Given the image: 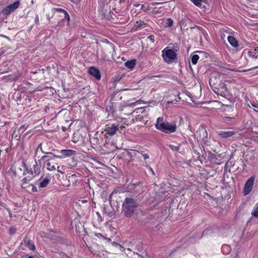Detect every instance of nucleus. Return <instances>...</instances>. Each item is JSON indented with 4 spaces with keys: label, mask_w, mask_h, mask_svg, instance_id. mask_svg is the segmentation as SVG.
<instances>
[{
    "label": "nucleus",
    "mask_w": 258,
    "mask_h": 258,
    "mask_svg": "<svg viewBox=\"0 0 258 258\" xmlns=\"http://www.w3.org/2000/svg\"><path fill=\"white\" fill-rule=\"evenodd\" d=\"M209 84L212 90L217 94L225 95L227 91L226 85L222 82L220 76L217 74L211 75L209 79Z\"/></svg>",
    "instance_id": "f257e3e1"
},
{
    "label": "nucleus",
    "mask_w": 258,
    "mask_h": 258,
    "mask_svg": "<svg viewBox=\"0 0 258 258\" xmlns=\"http://www.w3.org/2000/svg\"><path fill=\"white\" fill-rule=\"evenodd\" d=\"M139 204L137 200L132 197H126L122 205L123 215L126 218H131L134 215V212L138 207Z\"/></svg>",
    "instance_id": "f03ea898"
},
{
    "label": "nucleus",
    "mask_w": 258,
    "mask_h": 258,
    "mask_svg": "<svg viewBox=\"0 0 258 258\" xmlns=\"http://www.w3.org/2000/svg\"><path fill=\"white\" fill-rule=\"evenodd\" d=\"M155 127L157 130L167 134L175 133L177 128L175 122H169L164 121L163 117L157 118L155 124Z\"/></svg>",
    "instance_id": "7ed1b4c3"
},
{
    "label": "nucleus",
    "mask_w": 258,
    "mask_h": 258,
    "mask_svg": "<svg viewBox=\"0 0 258 258\" xmlns=\"http://www.w3.org/2000/svg\"><path fill=\"white\" fill-rule=\"evenodd\" d=\"M109 138L108 136H106V134H104V132L99 133L97 132L94 136L90 140L91 146L93 148H95L99 146L102 148H108L109 145L112 146L111 144H109Z\"/></svg>",
    "instance_id": "20e7f679"
},
{
    "label": "nucleus",
    "mask_w": 258,
    "mask_h": 258,
    "mask_svg": "<svg viewBox=\"0 0 258 258\" xmlns=\"http://www.w3.org/2000/svg\"><path fill=\"white\" fill-rule=\"evenodd\" d=\"M178 49L174 47L173 49H168V47L164 49L162 51V56L164 60L168 64L172 62H176L177 61Z\"/></svg>",
    "instance_id": "39448f33"
},
{
    "label": "nucleus",
    "mask_w": 258,
    "mask_h": 258,
    "mask_svg": "<svg viewBox=\"0 0 258 258\" xmlns=\"http://www.w3.org/2000/svg\"><path fill=\"white\" fill-rule=\"evenodd\" d=\"M255 178V176L253 175L249 177L246 181L244 185L243 190V194L244 196H247L251 192L254 185Z\"/></svg>",
    "instance_id": "423d86ee"
},
{
    "label": "nucleus",
    "mask_w": 258,
    "mask_h": 258,
    "mask_svg": "<svg viewBox=\"0 0 258 258\" xmlns=\"http://www.w3.org/2000/svg\"><path fill=\"white\" fill-rule=\"evenodd\" d=\"M118 130V125L112 124L111 125L108 124L106 125V127L103 132L104 134H106V136H108V137L109 136L114 135Z\"/></svg>",
    "instance_id": "0eeeda50"
},
{
    "label": "nucleus",
    "mask_w": 258,
    "mask_h": 258,
    "mask_svg": "<svg viewBox=\"0 0 258 258\" xmlns=\"http://www.w3.org/2000/svg\"><path fill=\"white\" fill-rule=\"evenodd\" d=\"M199 133V139L202 140L204 144L206 145H210L209 143V138L208 136V133L207 130L203 126L201 127L199 129L197 132Z\"/></svg>",
    "instance_id": "6e6552de"
},
{
    "label": "nucleus",
    "mask_w": 258,
    "mask_h": 258,
    "mask_svg": "<svg viewBox=\"0 0 258 258\" xmlns=\"http://www.w3.org/2000/svg\"><path fill=\"white\" fill-rule=\"evenodd\" d=\"M61 155H58L53 153V157L57 158H62L64 157H70L76 154V151L71 149H63L59 152Z\"/></svg>",
    "instance_id": "1a4fd4ad"
},
{
    "label": "nucleus",
    "mask_w": 258,
    "mask_h": 258,
    "mask_svg": "<svg viewBox=\"0 0 258 258\" xmlns=\"http://www.w3.org/2000/svg\"><path fill=\"white\" fill-rule=\"evenodd\" d=\"M20 3L19 1L14 2L13 4L10 5L3 10V13L5 15H9L11 12L17 9L20 6Z\"/></svg>",
    "instance_id": "9d476101"
},
{
    "label": "nucleus",
    "mask_w": 258,
    "mask_h": 258,
    "mask_svg": "<svg viewBox=\"0 0 258 258\" xmlns=\"http://www.w3.org/2000/svg\"><path fill=\"white\" fill-rule=\"evenodd\" d=\"M108 5L107 4L100 3L98 7V11L102 13V16L104 18L107 19L108 15L110 13V10L108 11Z\"/></svg>",
    "instance_id": "9b49d317"
},
{
    "label": "nucleus",
    "mask_w": 258,
    "mask_h": 258,
    "mask_svg": "<svg viewBox=\"0 0 258 258\" xmlns=\"http://www.w3.org/2000/svg\"><path fill=\"white\" fill-rule=\"evenodd\" d=\"M53 10L59 14V16L61 17V21H64L65 20H67L68 21H70V16L67 12L64 9L58 8H54Z\"/></svg>",
    "instance_id": "f8f14e48"
},
{
    "label": "nucleus",
    "mask_w": 258,
    "mask_h": 258,
    "mask_svg": "<svg viewBox=\"0 0 258 258\" xmlns=\"http://www.w3.org/2000/svg\"><path fill=\"white\" fill-rule=\"evenodd\" d=\"M88 73L94 77L97 80H100L101 78V75L100 71L97 68L91 67L89 68Z\"/></svg>",
    "instance_id": "ddd939ff"
},
{
    "label": "nucleus",
    "mask_w": 258,
    "mask_h": 258,
    "mask_svg": "<svg viewBox=\"0 0 258 258\" xmlns=\"http://www.w3.org/2000/svg\"><path fill=\"white\" fill-rule=\"evenodd\" d=\"M54 157H53V156H47V155H44L41 157V160H44L46 158H48L46 161V165H47V170L49 171H54L55 170V166L54 165H51V163H50V161L51 160L53 159Z\"/></svg>",
    "instance_id": "4468645a"
},
{
    "label": "nucleus",
    "mask_w": 258,
    "mask_h": 258,
    "mask_svg": "<svg viewBox=\"0 0 258 258\" xmlns=\"http://www.w3.org/2000/svg\"><path fill=\"white\" fill-rule=\"evenodd\" d=\"M218 136L222 139H227L230 138L236 134V132L233 131H220L217 132Z\"/></svg>",
    "instance_id": "2eb2a0df"
},
{
    "label": "nucleus",
    "mask_w": 258,
    "mask_h": 258,
    "mask_svg": "<svg viewBox=\"0 0 258 258\" xmlns=\"http://www.w3.org/2000/svg\"><path fill=\"white\" fill-rule=\"evenodd\" d=\"M22 74L20 72H17L13 75H10L7 76H4L3 79L6 80L7 81H15L18 80L21 76Z\"/></svg>",
    "instance_id": "dca6fc26"
},
{
    "label": "nucleus",
    "mask_w": 258,
    "mask_h": 258,
    "mask_svg": "<svg viewBox=\"0 0 258 258\" xmlns=\"http://www.w3.org/2000/svg\"><path fill=\"white\" fill-rule=\"evenodd\" d=\"M128 188L130 189L134 190L133 192L134 195L136 194L137 191L139 192L142 190V187L140 182H138L137 183H130L128 184Z\"/></svg>",
    "instance_id": "f3484780"
},
{
    "label": "nucleus",
    "mask_w": 258,
    "mask_h": 258,
    "mask_svg": "<svg viewBox=\"0 0 258 258\" xmlns=\"http://www.w3.org/2000/svg\"><path fill=\"white\" fill-rule=\"evenodd\" d=\"M122 98V96L120 93L114 92L112 93L110 97V102L112 104L115 105L117 101H119Z\"/></svg>",
    "instance_id": "a211bd4d"
},
{
    "label": "nucleus",
    "mask_w": 258,
    "mask_h": 258,
    "mask_svg": "<svg viewBox=\"0 0 258 258\" xmlns=\"http://www.w3.org/2000/svg\"><path fill=\"white\" fill-rule=\"evenodd\" d=\"M142 217H140L139 216H137L136 217V219L138 220V221L140 223L142 224H145L146 223H147L149 221V218L147 216H146L144 212L143 211H141V212Z\"/></svg>",
    "instance_id": "6ab92c4d"
},
{
    "label": "nucleus",
    "mask_w": 258,
    "mask_h": 258,
    "mask_svg": "<svg viewBox=\"0 0 258 258\" xmlns=\"http://www.w3.org/2000/svg\"><path fill=\"white\" fill-rule=\"evenodd\" d=\"M38 181H40L39 184V187L40 188H43L47 186L50 182V179L48 177L43 178V177L41 176L39 179Z\"/></svg>",
    "instance_id": "aec40b11"
},
{
    "label": "nucleus",
    "mask_w": 258,
    "mask_h": 258,
    "mask_svg": "<svg viewBox=\"0 0 258 258\" xmlns=\"http://www.w3.org/2000/svg\"><path fill=\"white\" fill-rule=\"evenodd\" d=\"M195 5L199 7L203 8L205 9L206 8V5H203V4H207L208 0H190Z\"/></svg>",
    "instance_id": "412c9836"
},
{
    "label": "nucleus",
    "mask_w": 258,
    "mask_h": 258,
    "mask_svg": "<svg viewBox=\"0 0 258 258\" xmlns=\"http://www.w3.org/2000/svg\"><path fill=\"white\" fill-rule=\"evenodd\" d=\"M24 244L30 250H34L35 249V246L32 241L25 237L23 240Z\"/></svg>",
    "instance_id": "4be33fe9"
},
{
    "label": "nucleus",
    "mask_w": 258,
    "mask_h": 258,
    "mask_svg": "<svg viewBox=\"0 0 258 258\" xmlns=\"http://www.w3.org/2000/svg\"><path fill=\"white\" fill-rule=\"evenodd\" d=\"M40 165H38V162L35 160V164L33 166V174H34V175L33 176L38 175L40 174L41 170H40Z\"/></svg>",
    "instance_id": "5701e85b"
},
{
    "label": "nucleus",
    "mask_w": 258,
    "mask_h": 258,
    "mask_svg": "<svg viewBox=\"0 0 258 258\" xmlns=\"http://www.w3.org/2000/svg\"><path fill=\"white\" fill-rule=\"evenodd\" d=\"M83 137L80 134L75 133L72 138V141L75 143H79L81 142H84V141L83 140Z\"/></svg>",
    "instance_id": "b1692460"
},
{
    "label": "nucleus",
    "mask_w": 258,
    "mask_h": 258,
    "mask_svg": "<svg viewBox=\"0 0 258 258\" xmlns=\"http://www.w3.org/2000/svg\"><path fill=\"white\" fill-rule=\"evenodd\" d=\"M228 41L232 46L237 47L238 46V42L236 39L232 36H229L228 37Z\"/></svg>",
    "instance_id": "393cba45"
},
{
    "label": "nucleus",
    "mask_w": 258,
    "mask_h": 258,
    "mask_svg": "<svg viewBox=\"0 0 258 258\" xmlns=\"http://www.w3.org/2000/svg\"><path fill=\"white\" fill-rule=\"evenodd\" d=\"M136 63V59H132L125 62V66L130 69H133Z\"/></svg>",
    "instance_id": "a878e982"
},
{
    "label": "nucleus",
    "mask_w": 258,
    "mask_h": 258,
    "mask_svg": "<svg viewBox=\"0 0 258 258\" xmlns=\"http://www.w3.org/2000/svg\"><path fill=\"white\" fill-rule=\"evenodd\" d=\"M23 166L25 168V171H24L23 174L25 175L26 173H30L31 175H33V172L32 168L29 169L26 165V163L25 161H23L22 162Z\"/></svg>",
    "instance_id": "bb28decb"
},
{
    "label": "nucleus",
    "mask_w": 258,
    "mask_h": 258,
    "mask_svg": "<svg viewBox=\"0 0 258 258\" xmlns=\"http://www.w3.org/2000/svg\"><path fill=\"white\" fill-rule=\"evenodd\" d=\"M39 150H40V151H41L43 153H44V154H49V155H51L53 156V153L50 152H47V151H44V150L43 149L42 147V144H41V143H40V144L38 145V146H37V148H36V150H35V155L37 154V152H38V150H39Z\"/></svg>",
    "instance_id": "cd10ccee"
},
{
    "label": "nucleus",
    "mask_w": 258,
    "mask_h": 258,
    "mask_svg": "<svg viewBox=\"0 0 258 258\" xmlns=\"http://www.w3.org/2000/svg\"><path fill=\"white\" fill-rule=\"evenodd\" d=\"M195 28H197L199 31H200L202 35L205 38H207V37L208 36V35L207 32L206 31V30L204 29H203V28H202V27L199 26H195V27H190V29H194Z\"/></svg>",
    "instance_id": "c85d7f7f"
},
{
    "label": "nucleus",
    "mask_w": 258,
    "mask_h": 258,
    "mask_svg": "<svg viewBox=\"0 0 258 258\" xmlns=\"http://www.w3.org/2000/svg\"><path fill=\"white\" fill-rule=\"evenodd\" d=\"M34 101H35V99L33 97L30 96H27L25 99V104L26 105L31 106V103Z\"/></svg>",
    "instance_id": "c756f323"
},
{
    "label": "nucleus",
    "mask_w": 258,
    "mask_h": 258,
    "mask_svg": "<svg viewBox=\"0 0 258 258\" xmlns=\"http://www.w3.org/2000/svg\"><path fill=\"white\" fill-rule=\"evenodd\" d=\"M7 173L12 178L16 177L17 175L16 170L13 168V166L10 168Z\"/></svg>",
    "instance_id": "7c9ffc66"
},
{
    "label": "nucleus",
    "mask_w": 258,
    "mask_h": 258,
    "mask_svg": "<svg viewBox=\"0 0 258 258\" xmlns=\"http://www.w3.org/2000/svg\"><path fill=\"white\" fill-rule=\"evenodd\" d=\"M247 54L250 57L255 59L256 61L258 59V54L254 51L249 50L248 51Z\"/></svg>",
    "instance_id": "2f4dec72"
},
{
    "label": "nucleus",
    "mask_w": 258,
    "mask_h": 258,
    "mask_svg": "<svg viewBox=\"0 0 258 258\" xmlns=\"http://www.w3.org/2000/svg\"><path fill=\"white\" fill-rule=\"evenodd\" d=\"M251 215L255 218H258V202L255 204Z\"/></svg>",
    "instance_id": "473e14b6"
},
{
    "label": "nucleus",
    "mask_w": 258,
    "mask_h": 258,
    "mask_svg": "<svg viewBox=\"0 0 258 258\" xmlns=\"http://www.w3.org/2000/svg\"><path fill=\"white\" fill-rule=\"evenodd\" d=\"M133 154L131 152L127 151L126 152L125 155H124V157L126 158V159L128 160V162H130L133 161Z\"/></svg>",
    "instance_id": "72a5a7b5"
},
{
    "label": "nucleus",
    "mask_w": 258,
    "mask_h": 258,
    "mask_svg": "<svg viewBox=\"0 0 258 258\" xmlns=\"http://www.w3.org/2000/svg\"><path fill=\"white\" fill-rule=\"evenodd\" d=\"M32 178H29V177H26L22 179V184L21 185V187L22 188H26V186H25V184L28 183L31 180Z\"/></svg>",
    "instance_id": "f704fd0d"
},
{
    "label": "nucleus",
    "mask_w": 258,
    "mask_h": 258,
    "mask_svg": "<svg viewBox=\"0 0 258 258\" xmlns=\"http://www.w3.org/2000/svg\"><path fill=\"white\" fill-rule=\"evenodd\" d=\"M234 119L235 118L234 117L224 116L222 117L223 121L226 123L232 122Z\"/></svg>",
    "instance_id": "c9c22d12"
},
{
    "label": "nucleus",
    "mask_w": 258,
    "mask_h": 258,
    "mask_svg": "<svg viewBox=\"0 0 258 258\" xmlns=\"http://www.w3.org/2000/svg\"><path fill=\"white\" fill-rule=\"evenodd\" d=\"M199 59V56L198 54H194L191 56V62L193 64H196Z\"/></svg>",
    "instance_id": "e433bc0d"
},
{
    "label": "nucleus",
    "mask_w": 258,
    "mask_h": 258,
    "mask_svg": "<svg viewBox=\"0 0 258 258\" xmlns=\"http://www.w3.org/2000/svg\"><path fill=\"white\" fill-rule=\"evenodd\" d=\"M222 250L225 254H227L230 251V247L227 245H223L222 247Z\"/></svg>",
    "instance_id": "4c0bfd02"
},
{
    "label": "nucleus",
    "mask_w": 258,
    "mask_h": 258,
    "mask_svg": "<svg viewBox=\"0 0 258 258\" xmlns=\"http://www.w3.org/2000/svg\"><path fill=\"white\" fill-rule=\"evenodd\" d=\"M165 27H170L173 25V20L171 18H167L165 22Z\"/></svg>",
    "instance_id": "58836bf2"
},
{
    "label": "nucleus",
    "mask_w": 258,
    "mask_h": 258,
    "mask_svg": "<svg viewBox=\"0 0 258 258\" xmlns=\"http://www.w3.org/2000/svg\"><path fill=\"white\" fill-rule=\"evenodd\" d=\"M76 175L75 174H73L71 176H70V179H69V181L70 182L71 180L72 181L73 183L76 182L78 181V179H76Z\"/></svg>",
    "instance_id": "ea45409f"
},
{
    "label": "nucleus",
    "mask_w": 258,
    "mask_h": 258,
    "mask_svg": "<svg viewBox=\"0 0 258 258\" xmlns=\"http://www.w3.org/2000/svg\"><path fill=\"white\" fill-rule=\"evenodd\" d=\"M169 147L172 150V151H177L179 150L180 149V146H174V145H170L169 146Z\"/></svg>",
    "instance_id": "a19ab883"
},
{
    "label": "nucleus",
    "mask_w": 258,
    "mask_h": 258,
    "mask_svg": "<svg viewBox=\"0 0 258 258\" xmlns=\"http://www.w3.org/2000/svg\"><path fill=\"white\" fill-rule=\"evenodd\" d=\"M16 232V228L14 227H11L9 229V233L11 235H14Z\"/></svg>",
    "instance_id": "79ce46f5"
},
{
    "label": "nucleus",
    "mask_w": 258,
    "mask_h": 258,
    "mask_svg": "<svg viewBox=\"0 0 258 258\" xmlns=\"http://www.w3.org/2000/svg\"><path fill=\"white\" fill-rule=\"evenodd\" d=\"M60 243L63 244H66L69 245L71 244V242L67 239H61L60 242Z\"/></svg>",
    "instance_id": "37998d69"
},
{
    "label": "nucleus",
    "mask_w": 258,
    "mask_h": 258,
    "mask_svg": "<svg viewBox=\"0 0 258 258\" xmlns=\"http://www.w3.org/2000/svg\"><path fill=\"white\" fill-rule=\"evenodd\" d=\"M12 138H17L16 140H19V138H18V135L16 132V131L14 130L12 134Z\"/></svg>",
    "instance_id": "c03bdc74"
},
{
    "label": "nucleus",
    "mask_w": 258,
    "mask_h": 258,
    "mask_svg": "<svg viewBox=\"0 0 258 258\" xmlns=\"http://www.w3.org/2000/svg\"><path fill=\"white\" fill-rule=\"evenodd\" d=\"M95 235L97 236L98 237H102L104 239H106L108 241H110V239L109 238H105L103 235H102L101 233H96Z\"/></svg>",
    "instance_id": "a18cd8bd"
},
{
    "label": "nucleus",
    "mask_w": 258,
    "mask_h": 258,
    "mask_svg": "<svg viewBox=\"0 0 258 258\" xmlns=\"http://www.w3.org/2000/svg\"><path fill=\"white\" fill-rule=\"evenodd\" d=\"M102 209L104 214H108L109 212L107 211V207L105 205H103Z\"/></svg>",
    "instance_id": "49530a36"
},
{
    "label": "nucleus",
    "mask_w": 258,
    "mask_h": 258,
    "mask_svg": "<svg viewBox=\"0 0 258 258\" xmlns=\"http://www.w3.org/2000/svg\"><path fill=\"white\" fill-rule=\"evenodd\" d=\"M154 37H154V35H151L147 37V38H148V39H149V40H150L152 43H154V41H155Z\"/></svg>",
    "instance_id": "de8ad7c7"
},
{
    "label": "nucleus",
    "mask_w": 258,
    "mask_h": 258,
    "mask_svg": "<svg viewBox=\"0 0 258 258\" xmlns=\"http://www.w3.org/2000/svg\"><path fill=\"white\" fill-rule=\"evenodd\" d=\"M121 77H120L119 76H116L114 78V82L115 83H117V82H118L120 81V80H121Z\"/></svg>",
    "instance_id": "09e8293b"
},
{
    "label": "nucleus",
    "mask_w": 258,
    "mask_h": 258,
    "mask_svg": "<svg viewBox=\"0 0 258 258\" xmlns=\"http://www.w3.org/2000/svg\"><path fill=\"white\" fill-rule=\"evenodd\" d=\"M60 255H61L62 258H71L64 252H61Z\"/></svg>",
    "instance_id": "8fccbe9b"
},
{
    "label": "nucleus",
    "mask_w": 258,
    "mask_h": 258,
    "mask_svg": "<svg viewBox=\"0 0 258 258\" xmlns=\"http://www.w3.org/2000/svg\"><path fill=\"white\" fill-rule=\"evenodd\" d=\"M30 186H32V191L33 192H36V191H37V187H36L35 185H33V184H30Z\"/></svg>",
    "instance_id": "3c124183"
},
{
    "label": "nucleus",
    "mask_w": 258,
    "mask_h": 258,
    "mask_svg": "<svg viewBox=\"0 0 258 258\" xmlns=\"http://www.w3.org/2000/svg\"><path fill=\"white\" fill-rule=\"evenodd\" d=\"M43 71H44L43 69H39V70H38L37 71H34V72L32 71L31 73H33V74H36L37 73H40L43 74L44 73Z\"/></svg>",
    "instance_id": "603ef678"
},
{
    "label": "nucleus",
    "mask_w": 258,
    "mask_h": 258,
    "mask_svg": "<svg viewBox=\"0 0 258 258\" xmlns=\"http://www.w3.org/2000/svg\"><path fill=\"white\" fill-rule=\"evenodd\" d=\"M35 23L36 25H39V16L38 15H36L35 16Z\"/></svg>",
    "instance_id": "864d4df0"
},
{
    "label": "nucleus",
    "mask_w": 258,
    "mask_h": 258,
    "mask_svg": "<svg viewBox=\"0 0 258 258\" xmlns=\"http://www.w3.org/2000/svg\"><path fill=\"white\" fill-rule=\"evenodd\" d=\"M42 89L40 87H37L35 90L30 92V93H32L33 92H34L35 91H41Z\"/></svg>",
    "instance_id": "5fc2aeb1"
},
{
    "label": "nucleus",
    "mask_w": 258,
    "mask_h": 258,
    "mask_svg": "<svg viewBox=\"0 0 258 258\" xmlns=\"http://www.w3.org/2000/svg\"><path fill=\"white\" fill-rule=\"evenodd\" d=\"M144 159H147L149 158V156L148 154H143Z\"/></svg>",
    "instance_id": "6e6d98bb"
},
{
    "label": "nucleus",
    "mask_w": 258,
    "mask_h": 258,
    "mask_svg": "<svg viewBox=\"0 0 258 258\" xmlns=\"http://www.w3.org/2000/svg\"><path fill=\"white\" fill-rule=\"evenodd\" d=\"M164 77L163 75L161 74V75H156V76H152L151 78H153V77L162 78V77Z\"/></svg>",
    "instance_id": "4d7b16f0"
},
{
    "label": "nucleus",
    "mask_w": 258,
    "mask_h": 258,
    "mask_svg": "<svg viewBox=\"0 0 258 258\" xmlns=\"http://www.w3.org/2000/svg\"><path fill=\"white\" fill-rule=\"evenodd\" d=\"M185 22V19H182L180 21L179 24L180 25H183L184 23Z\"/></svg>",
    "instance_id": "13d9d810"
},
{
    "label": "nucleus",
    "mask_w": 258,
    "mask_h": 258,
    "mask_svg": "<svg viewBox=\"0 0 258 258\" xmlns=\"http://www.w3.org/2000/svg\"><path fill=\"white\" fill-rule=\"evenodd\" d=\"M251 105L254 107H255V108H258V104H256V103H251Z\"/></svg>",
    "instance_id": "bf43d9fd"
},
{
    "label": "nucleus",
    "mask_w": 258,
    "mask_h": 258,
    "mask_svg": "<svg viewBox=\"0 0 258 258\" xmlns=\"http://www.w3.org/2000/svg\"><path fill=\"white\" fill-rule=\"evenodd\" d=\"M59 166H58L57 167V171L61 174H63V172L61 171V170H60V169H59Z\"/></svg>",
    "instance_id": "052dcab7"
},
{
    "label": "nucleus",
    "mask_w": 258,
    "mask_h": 258,
    "mask_svg": "<svg viewBox=\"0 0 258 258\" xmlns=\"http://www.w3.org/2000/svg\"><path fill=\"white\" fill-rule=\"evenodd\" d=\"M176 250L175 249H173L172 250H171V251L169 253V255H171L174 252H175Z\"/></svg>",
    "instance_id": "680f3d73"
},
{
    "label": "nucleus",
    "mask_w": 258,
    "mask_h": 258,
    "mask_svg": "<svg viewBox=\"0 0 258 258\" xmlns=\"http://www.w3.org/2000/svg\"><path fill=\"white\" fill-rule=\"evenodd\" d=\"M254 51L258 54V47H255Z\"/></svg>",
    "instance_id": "e2e57ef3"
},
{
    "label": "nucleus",
    "mask_w": 258,
    "mask_h": 258,
    "mask_svg": "<svg viewBox=\"0 0 258 258\" xmlns=\"http://www.w3.org/2000/svg\"><path fill=\"white\" fill-rule=\"evenodd\" d=\"M161 3H154L152 5L154 6V5H159Z\"/></svg>",
    "instance_id": "0e129e2a"
},
{
    "label": "nucleus",
    "mask_w": 258,
    "mask_h": 258,
    "mask_svg": "<svg viewBox=\"0 0 258 258\" xmlns=\"http://www.w3.org/2000/svg\"><path fill=\"white\" fill-rule=\"evenodd\" d=\"M5 151L7 153H8L9 151V148H7V149H6Z\"/></svg>",
    "instance_id": "69168bd1"
},
{
    "label": "nucleus",
    "mask_w": 258,
    "mask_h": 258,
    "mask_svg": "<svg viewBox=\"0 0 258 258\" xmlns=\"http://www.w3.org/2000/svg\"><path fill=\"white\" fill-rule=\"evenodd\" d=\"M62 130H63V131H66V127H63V126L62 127Z\"/></svg>",
    "instance_id": "338daca9"
},
{
    "label": "nucleus",
    "mask_w": 258,
    "mask_h": 258,
    "mask_svg": "<svg viewBox=\"0 0 258 258\" xmlns=\"http://www.w3.org/2000/svg\"><path fill=\"white\" fill-rule=\"evenodd\" d=\"M27 258H34L33 256L30 255L28 256Z\"/></svg>",
    "instance_id": "774afa93"
}]
</instances>
